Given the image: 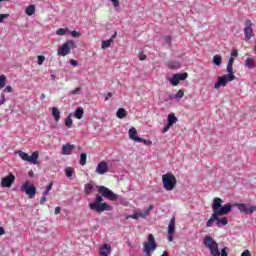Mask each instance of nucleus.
Returning <instances> with one entry per match:
<instances>
[{"label":"nucleus","instance_id":"e433bc0d","mask_svg":"<svg viewBox=\"0 0 256 256\" xmlns=\"http://www.w3.org/2000/svg\"><path fill=\"white\" fill-rule=\"evenodd\" d=\"M67 31H69V29L60 28L57 30L56 35L63 36V35H65V33H67Z\"/></svg>","mask_w":256,"mask_h":256},{"label":"nucleus","instance_id":"5fc2aeb1","mask_svg":"<svg viewBox=\"0 0 256 256\" xmlns=\"http://www.w3.org/2000/svg\"><path fill=\"white\" fill-rule=\"evenodd\" d=\"M110 1L113 3L116 9L119 7V0H110Z\"/></svg>","mask_w":256,"mask_h":256},{"label":"nucleus","instance_id":"2eb2a0df","mask_svg":"<svg viewBox=\"0 0 256 256\" xmlns=\"http://www.w3.org/2000/svg\"><path fill=\"white\" fill-rule=\"evenodd\" d=\"M175 234V216H173L168 225V241H173V235Z\"/></svg>","mask_w":256,"mask_h":256},{"label":"nucleus","instance_id":"3c124183","mask_svg":"<svg viewBox=\"0 0 256 256\" xmlns=\"http://www.w3.org/2000/svg\"><path fill=\"white\" fill-rule=\"evenodd\" d=\"M70 65H72L73 67H77L79 65V63L77 62V60H70Z\"/></svg>","mask_w":256,"mask_h":256},{"label":"nucleus","instance_id":"9b49d317","mask_svg":"<svg viewBox=\"0 0 256 256\" xmlns=\"http://www.w3.org/2000/svg\"><path fill=\"white\" fill-rule=\"evenodd\" d=\"M244 35L247 41L252 37H255V34L253 33V22L249 19L245 21Z\"/></svg>","mask_w":256,"mask_h":256},{"label":"nucleus","instance_id":"603ef678","mask_svg":"<svg viewBox=\"0 0 256 256\" xmlns=\"http://www.w3.org/2000/svg\"><path fill=\"white\" fill-rule=\"evenodd\" d=\"M129 217H130V219H136L137 220V219H139V214H138V212H136V213L130 215Z\"/></svg>","mask_w":256,"mask_h":256},{"label":"nucleus","instance_id":"c85d7f7f","mask_svg":"<svg viewBox=\"0 0 256 256\" xmlns=\"http://www.w3.org/2000/svg\"><path fill=\"white\" fill-rule=\"evenodd\" d=\"M245 65L248 67V69H255V61L251 58L246 59Z\"/></svg>","mask_w":256,"mask_h":256},{"label":"nucleus","instance_id":"aec40b11","mask_svg":"<svg viewBox=\"0 0 256 256\" xmlns=\"http://www.w3.org/2000/svg\"><path fill=\"white\" fill-rule=\"evenodd\" d=\"M229 224V220L227 217L219 218V216H216V225L217 227H225V225Z\"/></svg>","mask_w":256,"mask_h":256},{"label":"nucleus","instance_id":"ddd939ff","mask_svg":"<svg viewBox=\"0 0 256 256\" xmlns=\"http://www.w3.org/2000/svg\"><path fill=\"white\" fill-rule=\"evenodd\" d=\"M15 183V175L9 174L8 176L2 178L1 180V187H11Z\"/></svg>","mask_w":256,"mask_h":256},{"label":"nucleus","instance_id":"423d86ee","mask_svg":"<svg viewBox=\"0 0 256 256\" xmlns=\"http://www.w3.org/2000/svg\"><path fill=\"white\" fill-rule=\"evenodd\" d=\"M156 249L157 242L155 241V236H153V234H149L147 241L143 244L144 256H151V253H153Z\"/></svg>","mask_w":256,"mask_h":256},{"label":"nucleus","instance_id":"dca6fc26","mask_svg":"<svg viewBox=\"0 0 256 256\" xmlns=\"http://www.w3.org/2000/svg\"><path fill=\"white\" fill-rule=\"evenodd\" d=\"M128 135H129V139H131L132 141H135L136 143H138V141H141V137L137 136V129H135V127H131L128 131Z\"/></svg>","mask_w":256,"mask_h":256},{"label":"nucleus","instance_id":"c9c22d12","mask_svg":"<svg viewBox=\"0 0 256 256\" xmlns=\"http://www.w3.org/2000/svg\"><path fill=\"white\" fill-rule=\"evenodd\" d=\"M51 189H53V182H50V183L47 185L45 191L43 192V195H49V191H51Z\"/></svg>","mask_w":256,"mask_h":256},{"label":"nucleus","instance_id":"7c9ffc66","mask_svg":"<svg viewBox=\"0 0 256 256\" xmlns=\"http://www.w3.org/2000/svg\"><path fill=\"white\" fill-rule=\"evenodd\" d=\"M185 92L183 90H179L174 96H169V99H183Z\"/></svg>","mask_w":256,"mask_h":256},{"label":"nucleus","instance_id":"680f3d73","mask_svg":"<svg viewBox=\"0 0 256 256\" xmlns=\"http://www.w3.org/2000/svg\"><path fill=\"white\" fill-rule=\"evenodd\" d=\"M28 175H29V177H33V176H34L33 170H30V171L28 172Z\"/></svg>","mask_w":256,"mask_h":256},{"label":"nucleus","instance_id":"ea45409f","mask_svg":"<svg viewBox=\"0 0 256 256\" xmlns=\"http://www.w3.org/2000/svg\"><path fill=\"white\" fill-rule=\"evenodd\" d=\"M44 61H45V56L43 55L38 56V60H37L38 65H43Z\"/></svg>","mask_w":256,"mask_h":256},{"label":"nucleus","instance_id":"052dcab7","mask_svg":"<svg viewBox=\"0 0 256 256\" xmlns=\"http://www.w3.org/2000/svg\"><path fill=\"white\" fill-rule=\"evenodd\" d=\"M110 97H113V93L109 92L105 98V100L107 101Z\"/></svg>","mask_w":256,"mask_h":256},{"label":"nucleus","instance_id":"69168bd1","mask_svg":"<svg viewBox=\"0 0 256 256\" xmlns=\"http://www.w3.org/2000/svg\"><path fill=\"white\" fill-rule=\"evenodd\" d=\"M4 1H9V0H0V3H3Z\"/></svg>","mask_w":256,"mask_h":256},{"label":"nucleus","instance_id":"b1692460","mask_svg":"<svg viewBox=\"0 0 256 256\" xmlns=\"http://www.w3.org/2000/svg\"><path fill=\"white\" fill-rule=\"evenodd\" d=\"M222 62H223V57H221V55L219 54L214 55L212 59V63L216 65V67H220Z\"/></svg>","mask_w":256,"mask_h":256},{"label":"nucleus","instance_id":"f257e3e1","mask_svg":"<svg viewBox=\"0 0 256 256\" xmlns=\"http://www.w3.org/2000/svg\"><path fill=\"white\" fill-rule=\"evenodd\" d=\"M98 193H100V195H96L94 202L89 203V209H91V211H95L96 213L111 211V205H109V203L107 202H103V197L104 199H108L109 201L117 202L120 205H129V201L127 200V198L119 194H115L113 190L105 186H99Z\"/></svg>","mask_w":256,"mask_h":256},{"label":"nucleus","instance_id":"72a5a7b5","mask_svg":"<svg viewBox=\"0 0 256 256\" xmlns=\"http://www.w3.org/2000/svg\"><path fill=\"white\" fill-rule=\"evenodd\" d=\"M79 164L80 165H87V154L86 153L80 154Z\"/></svg>","mask_w":256,"mask_h":256},{"label":"nucleus","instance_id":"8fccbe9b","mask_svg":"<svg viewBox=\"0 0 256 256\" xmlns=\"http://www.w3.org/2000/svg\"><path fill=\"white\" fill-rule=\"evenodd\" d=\"M139 59H140V61H145V59H147V56L145 54H143V51H141L139 53Z\"/></svg>","mask_w":256,"mask_h":256},{"label":"nucleus","instance_id":"864d4df0","mask_svg":"<svg viewBox=\"0 0 256 256\" xmlns=\"http://www.w3.org/2000/svg\"><path fill=\"white\" fill-rule=\"evenodd\" d=\"M241 256H251V251L249 250H244L241 254Z\"/></svg>","mask_w":256,"mask_h":256},{"label":"nucleus","instance_id":"f03ea898","mask_svg":"<svg viewBox=\"0 0 256 256\" xmlns=\"http://www.w3.org/2000/svg\"><path fill=\"white\" fill-rule=\"evenodd\" d=\"M213 214L209 218V220L206 222V227H212L213 222L216 221L217 217H223V215H229V212L232 211L233 206L231 203H226L223 205V199L219 197H215L213 199L212 205H211Z\"/></svg>","mask_w":256,"mask_h":256},{"label":"nucleus","instance_id":"a211bd4d","mask_svg":"<svg viewBox=\"0 0 256 256\" xmlns=\"http://www.w3.org/2000/svg\"><path fill=\"white\" fill-rule=\"evenodd\" d=\"M109 253H111V245L105 243L99 250L100 256H109Z\"/></svg>","mask_w":256,"mask_h":256},{"label":"nucleus","instance_id":"6e6552de","mask_svg":"<svg viewBox=\"0 0 256 256\" xmlns=\"http://www.w3.org/2000/svg\"><path fill=\"white\" fill-rule=\"evenodd\" d=\"M71 49H77V44L73 40H67L57 51V55H61L62 57H66L71 53Z\"/></svg>","mask_w":256,"mask_h":256},{"label":"nucleus","instance_id":"cd10ccee","mask_svg":"<svg viewBox=\"0 0 256 256\" xmlns=\"http://www.w3.org/2000/svg\"><path fill=\"white\" fill-rule=\"evenodd\" d=\"M65 175H66V177L71 179V177H73V175H75V169H73L72 167L65 168Z\"/></svg>","mask_w":256,"mask_h":256},{"label":"nucleus","instance_id":"473e14b6","mask_svg":"<svg viewBox=\"0 0 256 256\" xmlns=\"http://www.w3.org/2000/svg\"><path fill=\"white\" fill-rule=\"evenodd\" d=\"M84 191L86 195H91V193H93V183L86 184Z\"/></svg>","mask_w":256,"mask_h":256},{"label":"nucleus","instance_id":"2f4dec72","mask_svg":"<svg viewBox=\"0 0 256 256\" xmlns=\"http://www.w3.org/2000/svg\"><path fill=\"white\" fill-rule=\"evenodd\" d=\"M170 83H171V85H173V87H177V85H179V78L177 77V74H174L170 78Z\"/></svg>","mask_w":256,"mask_h":256},{"label":"nucleus","instance_id":"1a4fd4ad","mask_svg":"<svg viewBox=\"0 0 256 256\" xmlns=\"http://www.w3.org/2000/svg\"><path fill=\"white\" fill-rule=\"evenodd\" d=\"M231 206L232 208L237 207L240 213H243L244 215H253V213L256 211V206H251L245 203H234L231 204Z\"/></svg>","mask_w":256,"mask_h":256},{"label":"nucleus","instance_id":"c756f323","mask_svg":"<svg viewBox=\"0 0 256 256\" xmlns=\"http://www.w3.org/2000/svg\"><path fill=\"white\" fill-rule=\"evenodd\" d=\"M5 85H7V76H5V74H0V89L5 88Z\"/></svg>","mask_w":256,"mask_h":256},{"label":"nucleus","instance_id":"39448f33","mask_svg":"<svg viewBox=\"0 0 256 256\" xmlns=\"http://www.w3.org/2000/svg\"><path fill=\"white\" fill-rule=\"evenodd\" d=\"M162 184L166 191H173L177 185V178L173 173L168 172L162 175Z\"/></svg>","mask_w":256,"mask_h":256},{"label":"nucleus","instance_id":"a19ab883","mask_svg":"<svg viewBox=\"0 0 256 256\" xmlns=\"http://www.w3.org/2000/svg\"><path fill=\"white\" fill-rule=\"evenodd\" d=\"M71 36L74 37L75 39L81 37V34L75 30L71 31Z\"/></svg>","mask_w":256,"mask_h":256},{"label":"nucleus","instance_id":"4c0bfd02","mask_svg":"<svg viewBox=\"0 0 256 256\" xmlns=\"http://www.w3.org/2000/svg\"><path fill=\"white\" fill-rule=\"evenodd\" d=\"M155 209V206L154 205H150L148 208H144V213H146V215L148 216L152 210Z\"/></svg>","mask_w":256,"mask_h":256},{"label":"nucleus","instance_id":"de8ad7c7","mask_svg":"<svg viewBox=\"0 0 256 256\" xmlns=\"http://www.w3.org/2000/svg\"><path fill=\"white\" fill-rule=\"evenodd\" d=\"M9 17V14H0V23H3V21H5V19H7Z\"/></svg>","mask_w":256,"mask_h":256},{"label":"nucleus","instance_id":"5701e85b","mask_svg":"<svg viewBox=\"0 0 256 256\" xmlns=\"http://www.w3.org/2000/svg\"><path fill=\"white\" fill-rule=\"evenodd\" d=\"M168 69H181V62L175 60L169 61Z\"/></svg>","mask_w":256,"mask_h":256},{"label":"nucleus","instance_id":"49530a36","mask_svg":"<svg viewBox=\"0 0 256 256\" xmlns=\"http://www.w3.org/2000/svg\"><path fill=\"white\" fill-rule=\"evenodd\" d=\"M141 217V219H147V215L145 211L138 212V218Z\"/></svg>","mask_w":256,"mask_h":256},{"label":"nucleus","instance_id":"a18cd8bd","mask_svg":"<svg viewBox=\"0 0 256 256\" xmlns=\"http://www.w3.org/2000/svg\"><path fill=\"white\" fill-rule=\"evenodd\" d=\"M5 101H7L5 99V93H2L1 96H0V106L5 105Z\"/></svg>","mask_w":256,"mask_h":256},{"label":"nucleus","instance_id":"412c9836","mask_svg":"<svg viewBox=\"0 0 256 256\" xmlns=\"http://www.w3.org/2000/svg\"><path fill=\"white\" fill-rule=\"evenodd\" d=\"M52 117L56 123H59V119H61V111H59V108L52 107Z\"/></svg>","mask_w":256,"mask_h":256},{"label":"nucleus","instance_id":"c03bdc74","mask_svg":"<svg viewBox=\"0 0 256 256\" xmlns=\"http://www.w3.org/2000/svg\"><path fill=\"white\" fill-rule=\"evenodd\" d=\"M46 202H47V195L43 194L40 199V205H45Z\"/></svg>","mask_w":256,"mask_h":256},{"label":"nucleus","instance_id":"7ed1b4c3","mask_svg":"<svg viewBox=\"0 0 256 256\" xmlns=\"http://www.w3.org/2000/svg\"><path fill=\"white\" fill-rule=\"evenodd\" d=\"M204 245L207 247V249H209L212 256H229L227 253V247L222 248L220 252L219 244H217L211 236H206L204 238Z\"/></svg>","mask_w":256,"mask_h":256},{"label":"nucleus","instance_id":"6ab92c4d","mask_svg":"<svg viewBox=\"0 0 256 256\" xmlns=\"http://www.w3.org/2000/svg\"><path fill=\"white\" fill-rule=\"evenodd\" d=\"M116 37H117V32H115L110 39L102 41V49H109V47H111V43L113 42V39H115Z\"/></svg>","mask_w":256,"mask_h":256},{"label":"nucleus","instance_id":"bb28decb","mask_svg":"<svg viewBox=\"0 0 256 256\" xmlns=\"http://www.w3.org/2000/svg\"><path fill=\"white\" fill-rule=\"evenodd\" d=\"M71 117H73V114H69L64 121V123H65L66 127H68V129H71V127H73V119H71Z\"/></svg>","mask_w":256,"mask_h":256},{"label":"nucleus","instance_id":"0e129e2a","mask_svg":"<svg viewBox=\"0 0 256 256\" xmlns=\"http://www.w3.org/2000/svg\"><path fill=\"white\" fill-rule=\"evenodd\" d=\"M46 97H47V96H46L45 94H41L40 99L43 100V99H45Z\"/></svg>","mask_w":256,"mask_h":256},{"label":"nucleus","instance_id":"f8f14e48","mask_svg":"<svg viewBox=\"0 0 256 256\" xmlns=\"http://www.w3.org/2000/svg\"><path fill=\"white\" fill-rule=\"evenodd\" d=\"M177 121H179L177 116H175L174 113H170L168 115L167 125H165L164 128L162 129V133H167V131H169V129H171V127H173V125H175Z\"/></svg>","mask_w":256,"mask_h":256},{"label":"nucleus","instance_id":"37998d69","mask_svg":"<svg viewBox=\"0 0 256 256\" xmlns=\"http://www.w3.org/2000/svg\"><path fill=\"white\" fill-rule=\"evenodd\" d=\"M81 93V88H76L70 92L71 95H79Z\"/></svg>","mask_w":256,"mask_h":256},{"label":"nucleus","instance_id":"a878e982","mask_svg":"<svg viewBox=\"0 0 256 256\" xmlns=\"http://www.w3.org/2000/svg\"><path fill=\"white\" fill-rule=\"evenodd\" d=\"M25 13H26V15H28V17H31V15H35V5H29L25 9Z\"/></svg>","mask_w":256,"mask_h":256},{"label":"nucleus","instance_id":"bf43d9fd","mask_svg":"<svg viewBox=\"0 0 256 256\" xmlns=\"http://www.w3.org/2000/svg\"><path fill=\"white\" fill-rule=\"evenodd\" d=\"M165 43H171V36H167L165 38Z\"/></svg>","mask_w":256,"mask_h":256},{"label":"nucleus","instance_id":"6e6d98bb","mask_svg":"<svg viewBox=\"0 0 256 256\" xmlns=\"http://www.w3.org/2000/svg\"><path fill=\"white\" fill-rule=\"evenodd\" d=\"M233 63H235V58L230 57L227 65L233 66Z\"/></svg>","mask_w":256,"mask_h":256},{"label":"nucleus","instance_id":"f704fd0d","mask_svg":"<svg viewBox=\"0 0 256 256\" xmlns=\"http://www.w3.org/2000/svg\"><path fill=\"white\" fill-rule=\"evenodd\" d=\"M176 76L178 77V81H185V79L189 77V74H187V72H184L182 74H176Z\"/></svg>","mask_w":256,"mask_h":256},{"label":"nucleus","instance_id":"4be33fe9","mask_svg":"<svg viewBox=\"0 0 256 256\" xmlns=\"http://www.w3.org/2000/svg\"><path fill=\"white\" fill-rule=\"evenodd\" d=\"M85 114V110H83V107H77L74 111V117L75 119H83V115Z\"/></svg>","mask_w":256,"mask_h":256},{"label":"nucleus","instance_id":"4d7b16f0","mask_svg":"<svg viewBox=\"0 0 256 256\" xmlns=\"http://www.w3.org/2000/svg\"><path fill=\"white\" fill-rule=\"evenodd\" d=\"M54 213L55 215H59V213H61V207H56Z\"/></svg>","mask_w":256,"mask_h":256},{"label":"nucleus","instance_id":"58836bf2","mask_svg":"<svg viewBox=\"0 0 256 256\" xmlns=\"http://www.w3.org/2000/svg\"><path fill=\"white\" fill-rule=\"evenodd\" d=\"M138 143H143L144 145H152L153 142L151 140H146L144 138H141V140H138Z\"/></svg>","mask_w":256,"mask_h":256},{"label":"nucleus","instance_id":"20e7f679","mask_svg":"<svg viewBox=\"0 0 256 256\" xmlns=\"http://www.w3.org/2000/svg\"><path fill=\"white\" fill-rule=\"evenodd\" d=\"M226 71L228 74H224L218 77L217 82L214 85V89H221V87H227V83L230 81H235L237 77L233 73V66L227 64Z\"/></svg>","mask_w":256,"mask_h":256},{"label":"nucleus","instance_id":"f3484780","mask_svg":"<svg viewBox=\"0 0 256 256\" xmlns=\"http://www.w3.org/2000/svg\"><path fill=\"white\" fill-rule=\"evenodd\" d=\"M75 149V145L67 143L62 146V155H71L73 150Z\"/></svg>","mask_w":256,"mask_h":256},{"label":"nucleus","instance_id":"13d9d810","mask_svg":"<svg viewBox=\"0 0 256 256\" xmlns=\"http://www.w3.org/2000/svg\"><path fill=\"white\" fill-rule=\"evenodd\" d=\"M1 235H5V228L0 227V237Z\"/></svg>","mask_w":256,"mask_h":256},{"label":"nucleus","instance_id":"9d476101","mask_svg":"<svg viewBox=\"0 0 256 256\" xmlns=\"http://www.w3.org/2000/svg\"><path fill=\"white\" fill-rule=\"evenodd\" d=\"M20 191L22 193H26V195H28L30 199H33V197H35V195L37 194V188L34 184H30L29 182H25L20 187Z\"/></svg>","mask_w":256,"mask_h":256},{"label":"nucleus","instance_id":"4468645a","mask_svg":"<svg viewBox=\"0 0 256 256\" xmlns=\"http://www.w3.org/2000/svg\"><path fill=\"white\" fill-rule=\"evenodd\" d=\"M107 171H109V165H107V162H99L96 167V173H98V175H105Z\"/></svg>","mask_w":256,"mask_h":256},{"label":"nucleus","instance_id":"0eeeda50","mask_svg":"<svg viewBox=\"0 0 256 256\" xmlns=\"http://www.w3.org/2000/svg\"><path fill=\"white\" fill-rule=\"evenodd\" d=\"M16 153L19 154V157L22 161H27V163H32V165L39 164V162L37 161V159H39V152L37 151L33 152L31 156L21 150L16 151Z\"/></svg>","mask_w":256,"mask_h":256},{"label":"nucleus","instance_id":"09e8293b","mask_svg":"<svg viewBox=\"0 0 256 256\" xmlns=\"http://www.w3.org/2000/svg\"><path fill=\"white\" fill-rule=\"evenodd\" d=\"M238 55H239V52L237 51V49L232 50V52H231V57H232L233 59H235V57H238Z\"/></svg>","mask_w":256,"mask_h":256},{"label":"nucleus","instance_id":"79ce46f5","mask_svg":"<svg viewBox=\"0 0 256 256\" xmlns=\"http://www.w3.org/2000/svg\"><path fill=\"white\" fill-rule=\"evenodd\" d=\"M3 93H13V87L6 86L3 90Z\"/></svg>","mask_w":256,"mask_h":256},{"label":"nucleus","instance_id":"393cba45","mask_svg":"<svg viewBox=\"0 0 256 256\" xmlns=\"http://www.w3.org/2000/svg\"><path fill=\"white\" fill-rule=\"evenodd\" d=\"M118 119H125L127 117V110L125 108H119L116 112Z\"/></svg>","mask_w":256,"mask_h":256},{"label":"nucleus","instance_id":"e2e57ef3","mask_svg":"<svg viewBox=\"0 0 256 256\" xmlns=\"http://www.w3.org/2000/svg\"><path fill=\"white\" fill-rule=\"evenodd\" d=\"M51 79H52V81H55V79H56V76H55V74H51Z\"/></svg>","mask_w":256,"mask_h":256}]
</instances>
